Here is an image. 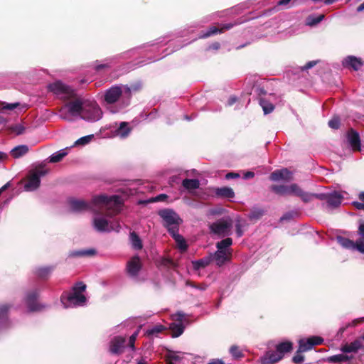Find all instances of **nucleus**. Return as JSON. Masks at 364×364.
I'll return each mask as SVG.
<instances>
[{
	"label": "nucleus",
	"mask_w": 364,
	"mask_h": 364,
	"mask_svg": "<svg viewBox=\"0 0 364 364\" xmlns=\"http://www.w3.org/2000/svg\"><path fill=\"white\" fill-rule=\"evenodd\" d=\"M86 289V285L82 282H77L72 288V291L63 292L60 296L61 302L65 308L72 305L82 306L86 302V297L82 294Z\"/></svg>",
	"instance_id": "1"
},
{
	"label": "nucleus",
	"mask_w": 364,
	"mask_h": 364,
	"mask_svg": "<svg viewBox=\"0 0 364 364\" xmlns=\"http://www.w3.org/2000/svg\"><path fill=\"white\" fill-rule=\"evenodd\" d=\"M293 343L286 341L275 346V350H269L260 358L262 364H275L281 360L286 353L291 352Z\"/></svg>",
	"instance_id": "2"
},
{
	"label": "nucleus",
	"mask_w": 364,
	"mask_h": 364,
	"mask_svg": "<svg viewBox=\"0 0 364 364\" xmlns=\"http://www.w3.org/2000/svg\"><path fill=\"white\" fill-rule=\"evenodd\" d=\"M92 202L95 205H102V208L107 209L106 215L112 217L119 212L121 204L120 197L116 195L107 197L105 195H100L92 198Z\"/></svg>",
	"instance_id": "3"
},
{
	"label": "nucleus",
	"mask_w": 364,
	"mask_h": 364,
	"mask_svg": "<svg viewBox=\"0 0 364 364\" xmlns=\"http://www.w3.org/2000/svg\"><path fill=\"white\" fill-rule=\"evenodd\" d=\"M48 90L64 100H69L76 97L75 90L60 80L49 84L48 85Z\"/></svg>",
	"instance_id": "4"
},
{
	"label": "nucleus",
	"mask_w": 364,
	"mask_h": 364,
	"mask_svg": "<svg viewBox=\"0 0 364 364\" xmlns=\"http://www.w3.org/2000/svg\"><path fill=\"white\" fill-rule=\"evenodd\" d=\"M102 116V112L96 102H84L81 118L90 122L99 120Z\"/></svg>",
	"instance_id": "5"
},
{
	"label": "nucleus",
	"mask_w": 364,
	"mask_h": 364,
	"mask_svg": "<svg viewBox=\"0 0 364 364\" xmlns=\"http://www.w3.org/2000/svg\"><path fill=\"white\" fill-rule=\"evenodd\" d=\"M211 233L220 237L229 236L232 234V220L220 219L209 225Z\"/></svg>",
	"instance_id": "6"
},
{
	"label": "nucleus",
	"mask_w": 364,
	"mask_h": 364,
	"mask_svg": "<svg viewBox=\"0 0 364 364\" xmlns=\"http://www.w3.org/2000/svg\"><path fill=\"white\" fill-rule=\"evenodd\" d=\"M127 339L122 336L113 337L109 343V352L112 355H119L124 352Z\"/></svg>",
	"instance_id": "7"
},
{
	"label": "nucleus",
	"mask_w": 364,
	"mask_h": 364,
	"mask_svg": "<svg viewBox=\"0 0 364 364\" xmlns=\"http://www.w3.org/2000/svg\"><path fill=\"white\" fill-rule=\"evenodd\" d=\"M323 339L320 336H311L306 340L301 339L299 342L298 353H301L311 350L314 346L322 344Z\"/></svg>",
	"instance_id": "8"
},
{
	"label": "nucleus",
	"mask_w": 364,
	"mask_h": 364,
	"mask_svg": "<svg viewBox=\"0 0 364 364\" xmlns=\"http://www.w3.org/2000/svg\"><path fill=\"white\" fill-rule=\"evenodd\" d=\"M241 23H242V21L237 20V21H234L233 23L222 24L220 26V27H217L215 26H210V27H209V28L208 29V31L205 33H203L200 36V38H208L211 36H213V35H215L218 33H224L225 31L230 30L232 28H233L235 26L239 25Z\"/></svg>",
	"instance_id": "9"
},
{
	"label": "nucleus",
	"mask_w": 364,
	"mask_h": 364,
	"mask_svg": "<svg viewBox=\"0 0 364 364\" xmlns=\"http://www.w3.org/2000/svg\"><path fill=\"white\" fill-rule=\"evenodd\" d=\"M159 215L163 218L166 223V226L178 225L181 218L178 214L171 209H164L159 211Z\"/></svg>",
	"instance_id": "10"
},
{
	"label": "nucleus",
	"mask_w": 364,
	"mask_h": 364,
	"mask_svg": "<svg viewBox=\"0 0 364 364\" xmlns=\"http://www.w3.org/2000/svg\"><path fill=\"white\" fill-rule=\"evenodd\" d=\"M142 268V263L138 255L132 257L127 263L126 270L132 277H136Z\"/></svg>",
	"instance_id": "11"
},
{
	"label": "nucleus",
	"mask_w": 364,
	"mask_h": 364,
	"mask_svg": "<svg viewBox=\"0 0 364 364\" xmlns=\"http://www.w3.org/2000/svg\"><path fill=\"white\" fill-rule=\"evenodd\" d=\"M122 87L112 86L105 91L104 100L107 104L112 105L119 100L122 95Z\"/></svg>",
	"instance_id": "12"
},
{
	"label": "nucleus",
	"mask_w": 364,
	"mask_h": 364,
	"mask_svg": "<svg viewBox=\"0 0 364 364\" xmlns=\"http://www.w3.org/2000/svg\"><path fill=\"white\" fill-rule=\"evenodd\" d=\"M346 137L349 145L353 151H361V141L359 133L350 128L346 133Z\"/></svg>",
	"instance_id": "13"
},
{
	"label": "nucleus",
	"mask_w": 364,
	"mask_h": 364,
	"mask_svg": "<svg viewBox=\"0 0 364 364\" xmlns=\"http://www.w3.org/2000/svg\"><path fill=\"white\" fill-rule=\"evenodd\" d=\"M336 241L342 247L345 249L353 250H355L359 252L364 254V250L359 249L358 245L360 244V242L358 240L354 242L353 240L347 237H344L343 236H337Z\"/></svg>",
	"instance_id": "14"
},
{
	"label": "nucleus",
	"mask_w": 364,
	"mask_h": 364,
	"mask_svg": "<svg viewBox=\"0 0 364 364\" xmlns=\"http://www.w3.org/2000/svg\"><path fill=\"white\" fill-rule=\"evenodd\" d=\"M38 293L37 291H32L28 293L26 296V304L31 311H37L43 309V306L38 302Z\"/></svg>",
	"instance_id": "15"
},
{
	"label": "nucleus",
	"mask_w": 364,
	"mask_h": 364,
	"mask_svg": "<svg viewBox=\"0 0 364 364\" xmlns=\"http://www.w3.org/2000/svg\"><path fill=\"white\" fill-rule=\"evenodd\" d=\"M364 63L360 58H357L353 55L347 56L343 61V65L345 68H352L355 71L361 69Z\"/></svg>",
	"instance_id": "16"
},
{
	"label": "nucleus",
	"mask_w": 364,
	"mask_h": 364,
	"mask_svg": "<svg viewBox=\"0 0 364 364\" xmlns=\"http://www.w3.org/2000/svg\"><path fill=\"white\" fill-rule=\"evenodd\" d=\"M343 199V196L338 192L334 191L328 193L326 202L327 207L331 209L336 208L340 206Z\"/></svg>",
	"instance_id": "17"
},
{
	"label": "nucleus",
	"mask_w": 364,
	"mask_h": 364,
	"mask_svg": "<svg viewBox=\"0 0 364 364\" xmlns=\"http://www.w3.org/2000/svg\"><path fill=\"white\" fill-rule=\"evenodd\" d=\"M232 254L228 252L227 250H217L212 258L218 266L220 267L224 264L226 262L229 261L231 258Z\"/></svg>",
	"instance_id": "18"
},
{
	"label": "nucleus",
	"mask_w": 364,
	"mask_h": 364,
	"mask_svg": "<svg viewBox=\"0 0 364 364\" xmlns=\"http://www.w3.org/2000/svg\"><path fill=\"white\" fill-rule=\"evenodd\" d=\"M69 113L72 115H80L81 117L84 102L80 100L77 99L74 101L69 102L66 104Z\"/></svg>",
	"instance_id": "19"
},
{
	"label": "nucleus",
	"mask_w": 364,
	"mask_h": 364,
	"mask_svg": "<svg viewBox=\"0 0 364 364\" xmlns=\"http://www.w3.org/2000/svg\"><path fill=\"white\" fill-rule=\"evenodd\" d=\"M269 178L273 181H278L279 180L290 181L291 179V173L287 168L276 170L270 174Z\"/></svg>",
	"instance_id": "20"
},
{
	"label": "nucleus",
	"mask_w": 364,
	"mask_h": 364,
	"mask_svg": "<svg viewBox=\"0 0 364 364\" xmlns=\"http://www.w3.org/2000/svg\"><path fill=\"white\" fill-rule=\"evenodd\" d=\"M94 228L99 232H110L114 228L109 225L106 219L96 218L93 220Z\"/></svg>",
	"instance_id": "21"
},
{
	"label": "nucleus",
	"mask_w": 364,
	"mask_h": 364,
	"mask_svg": "<svg viewBox=\"0 0 364 364\" xmlns=\"http://www.w3.org/2000/svg\"><path fill=\"white\" fill-rule=\"evenodd\" d=\"M290 195L299 196L304 202L306 203L311 200V195L303 191V190L296 183L290 185Z\"/></svg>",
	"instance_id": "22"
},
{
	"label": "nucleus",
	"mask_w": 364,
	"mask_h": 364,
	"mask_svg": "<svg viewBox=\"0 0 364 364\" xmlns=\"http://www.w3.org/2000/svg\"><path fill=\"white\" fill-rule=\"evenodd\" d=\"M363 348V344L360 339H356L350 343L343 345L341 350L343 353H356L358 350Z\"/></svg>",
	"instance_id": "23"
},
{
	"label": "nucleus",
	"mask_w": 364,
	"mask_h": 364,
	"mask_svg": "<svg viewBox=\"0 0 364 364\" xmlns=\"http://www.w3.org/2000/svg\"><path fill=\"white\" fill-rule=\"evenodd\" d=\"M70 205L72 210L75 212H80L87 210L89 205L85 200L73 199L70 200Z\"/></svg>",
	"instance_id": "24"
},
{
	"label": "nucleus",
	"mask_w": 364,
	"mask_h": 364,
	"mask_svg": "<svg viewBox=\"0 0 364 364\" xmlns=\"http://www.w3.org/2000/svg\"><path fill=\"white\" fill-rule=\"evenodd\" d=\"M41 183V180L38 178L37 175L31 173L25 184V189L26 191H34L37 189Z\"/></svg>",
	"instance_id": "25"
},
{
	"label": "nucleus",
	"mask_w": 364,
	"mask_h": 364,
	"mask_svg": "<svg viewBox=\"0 0 364 364\" xmlns=\"http://www.w3.org/2000/svg\"><path fill=\"white\" fill-rule=\"evenodd\" d=\"M217 196L223 198H232L235 197V193L231 188L223 187L215 190Z\"/></svg>",
	"instance_id": "26"
},
{
	"label": "nucleus",
	"mask_w": 364,
	"mask_h": 364,
	"mask_svg": "<svg viewBox=\"0 0 364 364\" xmlns=\"http://www.w3.org/2000/svg\"><path fill=\"white\" fill-rule=\"evenodd\" d=\"M270 190L279 196L290 195V186L272 185Z\"/></svg>",
	"instance_id": "27"
},
{
	"label": "nucleus",
	"mask_w": 364,
	"mask_h": 364,
	"mask_svg": "<svg viewBox=\"0 0 364 364\" xmlns=\"http://www.w3.org/2000/svg\"><path fill=\"white\" fill-rule=\"evenodd\" d=\"M353 356H348L344 354H337L327 358L326 361L329 363H348ZM348 364V363H346Z\"/></svg>",
	"instance_id": "28"
},
{
	"label": "nucleus",
	"mask_w": 364,
	"mask_h": 364,
	"mask_svg": "<svg viewBox=\"0 0 364 364\" xmlns=\"http://www.w3.org/2000/svg\"><path fill=\"white\" fill-rule=\"evenodd\" d=\"M28 151V147L26 145H19L14 147L11 151V155L14 159H18L25 155Z\"/></svg>",
	"instance_id": "29"
},
{
	"label": "nucleus",
	"mask_w": 364,
	"mask_h": 364,
	"mask_svg": "<svg viewBox=\"0 0 364 364\" xmlns=\"http://www.w3.org/2000/svg\"><path fill=\"white\" fill-rule=\"evenodd\" d=\"M53 268L52 267H42L36 269L35 274L36 276L42 279H46L50 274Z\"/></svg>",
	"instance_id": "30"
},
{
	"label": "nucleus",
	"mask_w": 364,
	"mask_h": 364,
	"mask_svg": "<svg viewBox=\"0 0 364 364\" xmlns=\"http://www.w3.org/2000/svg\"><path fill=\"white\" fill-rule=\"evenodd\" d=\"M171 331V336L173 338H177L180 336L184 331V326L183 323H172L169 327Z\"/></svg>",
	"instance_id": "31"
},
{
	"label": "nucleus",
	"mask_w": 364,
	"mask_h": 364,
	"mask_svg": "<svg viewBox=\"0 0 364 364\" xmlns=\"http://www.w3.org/2000/svg\"><path fill=\"white\" fill-rule=\"evenodd\" d=\"M182 186L187 190H195L199 188L200 181L198 179L186 178L182 181Z\"/></svg>",
	"instance_id": "32"
},
{
	"label": "nucleus",
	"mask_w": 364,
	"mask_h": 364,
	"mask_svg": "<svg viewBox=\"0 0 364 364\" xmlns=\"http://www.w3.org/2000/svg\"><path fill=\"white\" fill-rule=\"evenodd\" d=\"M130 132L131 128L129 127V124L126 122H121L116 131L117 134L122 138L127 137L129 134Z\"/></svg>",
	"instance_id": "33"
},
{
	"label": "nucleus",
	"mask_w": 364,
	"mask_h": 364,
	"mask_svg": "<svg viewBox=\"0 0 364 364\" xmlns=\"http://www.w3.org/2000/svg\"><path fill=\"white\" fill-rule=\"evenodd\" d=\"M265 211L259 208H253L249 215L248 218L250 220H259L264 215Z\"/></svg>",
	"instance_id": "34"
},
{
	"label": "nucleus",
	"mask_w": 364,
	"mask_h": 364,
	"mask_svg": "<svg viewBox=\"0 0 364 364\" xmlns=\"http://www.w3.org/2000/svg\"><path fill=\"white\" fill-rule=\"evenodd\" d=\"M129 237L133 247L135 250H141L143 247V244L139 236L135 232H130Z\"/></svg>",
	"instance_id": "35"
},
{
	"label": "nucleus",
	"mask_w": 364,
	"mask_h": 364,
	"mask_svg": "<svg viewBox=\"0 0 364 364\" xmlns=\"http://www.w3.org/2000/svg\"><path fill=\"white\" fill-rule=\"evenodd\" d=\"M210 257H203L200 259L192 262L193 268L196 270H199L202 268H205L208 266L210 263Z\"/></svg>",
	"instance_id": "36"
},
{
	"label": "nucleus",
	"mask_w": 364,
	"mask_h": 364,
	"mask_svg": "<svg viewBox=\"0 0 364 364\" xmlns=\"http://www.w3.org/2000/svg\"><path fill=\"white\" fill-rule=\"evenodd\" d=\"M259 105L262 106L264 113L265 114H269L273 112L274 106L272 103L269 102L264 98H260Z\"/></svg>",
	"instance_id": "37"
},
{
	"label": "nucleus",
	"mask_w": 364,
	"mask_h": 364,
	"mask_svg": "<svg viewBox=\"0 0 364 364\" xmlns=\"http://www.w3.org/2000/svg\"><path fill=\"white\" fill-rule=\"evenodd\" d=\"M245 220L241 219L240 218H237L235 220V230L236 234L238 237H240L243 235L244 231L242 230V228L246 225Z\"/></svg>",
	"instance_id": "38"
},
{
	"label": "nucleus",
	"mask_w": 364,
	"mask_h": 364,
	"mask_svg": "<svg viewBox=\"0 0 364 364\" xmlns=\"http://www.w3.org/2000/svg\"><path fill=\"white\" fill-rule=\"evenodd\" d=\"M232 240L230 237H227L216 243V247L218 250H226V248L231 246Z\"/></svg>",
	"instance_id": "39"
},
{
	"label": "nucleus",
	"mask_w": 364,
	"mask_h": 364,
	"mask_svg": "<svg viewBox=\"0 0 364 364\" xmlns=\"http://www.w3.org/2000/svg\"><path fill=\"white\" fill-rule=\"evenodd\" d=\"M230 353L235 359H240L244 357V353L240 350V347L236 345H232L230 348Z\"/></svg>",
	"instance_id": "40"
},
{
	"label": "nucleus",
	"mask_w": 364,
	"mask_h": 364,
	"mask_svg": "<svg viewBox=\"0 0 364 364\" xmlns=\"http://www.w3.org/2000/svg\"><path fill=\"white\" fill-rule=\"evenodd\" d=\"M68 154L67 151L64 150H61L58 152L53 154L50 157V162L51 163H57L60 161L66 155Z\"/></svg>",
	"instance_id": "41"
},
{
	"label": "nucleus",
	"mask_w": 364,
	"mask_h": 364,
	"mask_svg": "<svg viewBox=\"0 0 364 364\" xmlns=\"http://www.w3.org/2000/svg\"><path fill=\"white\" fill-rule=\"evenodd\" d=\"M324 18L323 14H321L318 16H309L306 18V24L309 26H315L319 23Z\"/></svg>",
	"instance_id": "42"
},
{
	"label": "nucleus",
	"mask_w": 364,
	"mask_h": 364,
	"mask_svg": "<svg viewBox=\"0 0 364 364\" xmlns=\"http://www.w3.org/2000/svg\"><path fill=\"white\" fill-rule=\"evenodd\" d=\"M357 232L360 235V237L358 239L360 242L358 245L359 249L364 250V223L360 224Z\"/></svg>",
	"instance_id": "43"
},
{
	"label": "nucleus",
	"mask_w": 364,
	"mask_h": 364,
	"mask_svg": "<svg viewBox=\"0 0 364 364\" xmlns=\"http://www.w3.org/2000/svg\"><path fill=\"white\" fill-rule=\"evenodd\" d=\"M10 306L8 304L0 305V324L6 321Z\"/></svg>",
	"instance_id": "44"
},
{
	"label": "nucleus",
	"mask_w": 364,
	"mask_h": 364,
	"mask_svg": "<svg viewBox=\"0 0 364 364\" xmlns=\"http://www.w3.org/2000/svg\"><path fill=\"white\" fill-rule=\"evenodd\" d=\"M358 199L360 200V202L358 201H353L352 203V205L353 207H355L357 210H364V191L360 192L358 194Z\"/></svg>",
	"instance_id": "45"
},
{
	"label": "nucleus",
	"mask_w": 364,
	"mask_h": 364,
	"mask_svg": "<svg viewBox=\"0 0 364 364\" xmlns=\"http://www.w3.org/2000/svg\"><path fill=\"white\" fill-rule=\"evenodd\" d=\"M176 236V238L174 240L177 242L178 248L181 251H186L188 249V245L186 244L185 239L181 235H177Z\"/></svg>",
	"instance_id": "46"
},
{
	"label": "nucleus",
	"mask_w": 364,
	"mask_h": 364,
	"mask_svg": "<svg viewBox=\"0 0 364 364\" xmlns=\"http://www.w3.org/2000/svg\"><path fill=\"white\" fill-rule=\"evenodd\" d=\"M96 254V251L94 249H90L87 250H82L75 252L73 255L77 257H84V256H92Z\"/></svg>",
	"instance_id": "47"
},
{
	"label": "nucleus",
	"mask_w": 364,
	"mask_h": 364,
	"mask_svg": "<svg viewBox=\"0 0 364 364\" xmlns=\"http://www.w3.org/2000/svg\"><path fill=\"white\" fill-rule=\"evenodd\" d=\"M164 329V326L156 325V326H154L153 328L148 329L146 331V335L147 336H153L154 334L162 332Z\"/></svg>",
	"instance_id": "48"
},
{
	"label": "nucleus",
	"mask_w": 364,
	"mask_h": 364,
	"mask_svg": "<svg viewBox=\"0 0 364 364\" xmlns=\"http://www.w3.org/2000/svg\"><path fill=\"white\" fill-rule=\"evenodd\" d=\"M328 126L334 129H338L340 127L341 120L337 116L333 117L331 120L328 121Z\"/></svg>",
	"instance_id": "49"
},
{
	"label": "nucleus",
	"mask_w": 364,
	"mask_h": 364,
	"mask_svg": "<svg viewBox=\"0 0 364 364\" xmlns=\"http://www.w3.org/2000/svg\"><path fill=\"white\" fill-rule=\"evenodd\" d=\"M92 138V135H87L85 136H82V137L80 138L79 139H77L75 141V145H85L90 141Z\"/></svg>",
	"instance_id": "50"
},
{
	"label": "nucleus",
	"mask_w": 364,
	"mask_h": 364,
	"mask_svg": "<svg viewBox=\"0 0 364 364\" xmlns=\"http://www.w3.org/2000/svg\"><path fill=\"white\" fill-rule=\"evenodd\" d=\"M165 358L167 359V360H170L171 361H180L181 360V358L176 355V353L173 352V351H170L168 352Z\"/></svg>",
	"instance_id": "51"
},
{
	"label": "nucleus",
	"mask_w": 364,
	"mask_h": 364,
	"mask_svg": "<svg viewBox=\"0 0 364 364\" xmlns=\"http://www.w3.org/2000/svg\"><path fill=\"white\" fill-rule=\"evenodd\" d=\"M176 225V226H173V227L167 226L168 232L170 233V235L173 237V239L176 238V235H180L178 233V225Z\"/></svg>",
	"instance_id": "52"
},
{
	"label": "nucleus",
	"mask_w": 364,
	"mask_h": 364,
	"mask_svg": "<svg viewBox=\"0 0 364 364\" xmlns=\"http://www.w3.org/2000/svg\"><path fill=\"white\" fill-rule=\"evenodd\" d=\"M137 335H138V333L136 332L134 334H132L129 337V344H128V346H129V348H132V350H135L134 343H135V341L136 340Z\"/></svg>",
	"instance_id": "53"
},
{
	"label": "nucleus",
	"mask_w": 364,
	"mask_h": 364,
	"mask_svg": "<svg viewBox=\"0 0 364 364\" xmlns=\"http://www.w3.org/2000/svg\"><path fill=\"white\" fill-rule=\"evenodd\" d=\"M12 130L17 134H22L25 131V127L21 124H16L13 128Z\"/></svg>",
	"instance_id": "54"
},
{
	"label": "nucleus",
	"mask_w": 364,
	"mask_h": 364,
	"mask_svg": "<svg viewBox=\"0 0 364 364\" xmlns=\"http://www.w3.org/2000/svg\"><path fill=\"white\" fill-rule=\"evenodd\" d=\"M304 360V356L301 355V353H298L297 352L292 358V361L294 363H300Z\"/></svg>",
	"instance_id": "55"
},
{
	"label": "nucleus",
	"mask_w": 364,
	"mask_h": 364,
	"mask_svg": "<svg viewBox=\"0 0 364 364\" xmlns=\"http://www.w3.org/2000/svg\"><path fill=\"white\" fill-rule=\"evenodd\" d=\"M311 198L315 197L317 199L321 200H326L327 202L328 193H316V194H310Z\"/></svg>",
	"instance_id": "56"
},
{
	"label": "nucleus",
	"mask_w": 364,
	"mask_h": 364,
	"mask_svg": "<svg viewBox=\"0 0 364 364\" xmlns=\"http://www.w3.org/2000/svg\"><path fill=\"white\" fill-rule=\"evenodd\" d=\"M318 60L309 61L304 67H302L301 70H309V69L313 68L314 66H315L318 63Z\"/></svg>",
	"instance_id": "57"
},
{
	"label": "nucleus",
	"mask_w": 364,
	"mask_h": 364,
	"mask_svg": "<svg viewBox=\"0 0 364 364\" xmlns=\"http://www.w3.org/2000/svg\"><path fill=\"white\" fill-rule=\"evenodd\" d=\"M167 198H168V196L166 194H159L157 196H156L155 198H153L152 199H151L150 201H151V202L162 201V200H164L165 199H166Z\"/></svg>",
	"instance_id": "58"
},
{
	"label": "nucleus",
	"mask_w": 364,
	"mask_h": 364,
	"mask_svg": "<svg viewBox=\"0 0 364 364\" xmlns=\"http://www.w3.org/2000/svg\"><path fill=\"white\" fill-rule=\"evenodd\" d=\"M161 264L165 266V267H170V266H172L173 264V262L171 259H169V258H164L162 260H161Z\"/></svg>",
	"instance_id": "59"
},
{
	"label": "nucleus",
	"mask_w": 364,
	"mask_h": 364,
	"mask_svg": "<svg viewBox=\"0 0 364 364\" xmlns=\"http://www.w3.org/2000/svg\"><path fill=\"white\" fill-rule=\"evenodd\" d=\"M32 173L34 175H37L38 178L40 179V178L41 176H44L47 173V171L44 170L43 168H40V169H37L36 171L33 172Z\"/></svg>",
	"instance_id": "60"
},
{
	"label": "nucleus",
	"mask_w": 364,
	"mask_h": 364,
	"mask_svg": "<svg viewBox=\"0 0 364 364\" xmlns=\"http://www.w3.org/2000/svg\"><path fill=\"white\" fill-rule=\"evenodd\" d=\"M174 317L175 320L179 322L178 323H182V321L184 318V314L182 312H178L174 315Z\"/></svg>",
	"instance_id": "61"
},
{
	"label": "nucleus",
	"mask_w": 364,
	"mask_h": 364,
	"mask_svg": "<svg viewBox=\"0 0 364 364\" xmlns=\"http://www.w3.org/2000/svg\"><path fill=\"white\" fill-rule=\"evenodd\" d=\"M220 48V43L219 42H214L208 46V50H217Z\"/></svg>",
	"instance_id": "62"
},
{
	"label": "nucleus",
	"mask_w": 364,
	"mask_h": 364,
	"mask_svg": "<svg viewBox=\"0 0 364 364\" xmlns=\"http://www.w3.org/2000/svg\"><path fill=\"white\" fill-rule=\"evenodd\" d=\"M18 105V103L6 104L3 108L5 109L12 110L16 108Z\"/></svg>",
	"instance_id": "63"
},
{
	"label": "nucleus",
	"mask_w": 364,
	"mask_h": 364,
	"mask_svg": "<svg viewBox=\"0 0 364 364\" xmlns=\"http://www.w3.org/2000/svg\"><path fill=\"white\" fill-rule=\"evenodd\" d=\"M239 177H240V174L237 173H234V172L228 173L225 176V178L227 179L237 178Z\"/></svg>",
	"instance_id": "64"
}]
</instances>
